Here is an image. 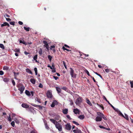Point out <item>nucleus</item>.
I'll list each match as a JSON object with an SVG mask.
<instances>
[{"label": "nucleus", "instance_id": "obj_1", "mask_svg": "<svg viewBox=\"0 0 133 133\" xmlns=\"http://www.w3.org/2000/svg\"><path fill=\"white\" fill-rule=\"evenodd\" d=\"M17 87L18 88V90L20 91V94H22L25 89V87L23 85H18Z\"/></svg>", "mask_w": 133, "mask_h": 133}, {"label": "nucleus", "instance_id": "obj_2", "mask_svg": "<svg viewBox=\"0 0 133 133\" xmlns=\"http://www.w3.org/2000/svg\"><path fill=\"white\" fill-rule=\"evenodd\" d=\"M82 98L79 97H78L76 100L75 102V103L77 105H79L81 104L82 101Z\"/></svg>", "mask_w": 133, "mask_h": 133}, {"label": "nucleus", "instance_id": "obj_3", "mask_svg": "<svg viewBox=\"0 0 133 133\" xmlns=\"http://www.w3.org/2000/svg\"><path fill=\"white\" fill-rule=\"evenodd\" d=\"M70 74L72 77L75 78L76 77V74L74 73V70L72 68H70Z\"/></svg>", "mask_w": 133, "mask_h": 133}, {"label": "nucleus", "instance_id": "obj_4", "mask_svg": "<svg viewBox=\"0 0 133 133\" xmlns=\"http://www.w3.org/2000/svg\"><path fill=\"white\" fill-rule=\"evenodd\" d=\"M55 127L57 129H58L59 131H62V125L59 122H58L57 124H56Z\"/></svg>", "mask_w": 133, "mask_h": 133}, {"label": "nucleus", "instance_id": "obj_5", "mask_svg": "<svg viewBox=\"0 0 133 133\" xmlns=\"http://www.w3.org/2000/svg\"><path fill=\"white\" fill-rule=\"evenodd\" d=\"M46 95L47 97L49 98H51L53 97L52 92L50 90H48L47 91L46 93Z\"/></svg>", "mask_w": 133, "mask_h": 133}, {"label": "nucleus", "instance_id": "obj_6", "mask_svg": "<svg viewBox=\"0 0 133 133\" xmlns=\"http://www.w3.org/2000/svg\"><path fill=\"white\" fill-rule=\"evenodd\" d=\"M58 104V103L56 100H54L52 104L51 105V106L52 107H54L55 105H57Z\"/></svg>", "mask_w": 133, "mask_h": 133}, {"label": "nucleus", "instance_id": "obj_7", "mask_svg": "<svg viewBox=\"0 0 133 133\" xmlns=\"http://www.w3.org/2000/svg\"><path fill=\"white\" fill-rule=\"evenodd\" d=\"M71 128V126L68 123H67L65 125V129L67 130H70Z\"/></svg>", "mask_w": 133, "mask_h": 133}, {"label": "nucleus", "instance_id": "obj_8", "mask_svg": "<svg viewBox=\"0 0 133 133\" xmlns=\"http://www.w3.org/2000/svg\"><path fill=\"white\" fill-rule=\"evenodd\" d=\"M31 104L33 106L35 107H38L39 108V109H42L43 107V106L40 105H37L33 103H31Z\"/></svg>", "mask_w": 133, "mask_h": 133}, {"label": "nucleus", "instance_id": "obj_9", "mask_svg": "<svg viewBox=\"0 0 133 133\" xmlns=\"http://www.w3.org/2000/svg\"><path fill=\"white\" fill-rule=\"evenodd\" d=\"M50 121L52 122L55 125L56 124H57L58 122L56 121V120L54 119H50Z\"/></svg>", "mask_w": 133, "mask_h": 133}, {"label": "nucleus", "instance_id": "obj_10", "mask_svg": "<svg viewBox=\"0 0 133 133\" xmlns=\"http://www.w3.org/2000/svg\"><path fill=\"white\" fill-rule=\"evenodd\" d=\"M73 131L74 133H81V131L80 130L78 129L77 128L76 129L73 130Z\"/></svg>", "mask_w": 133, "mask_h": 133}, {"label": "nucleus", "instance_id": "obj_11", "mask_svg": "<svg viewBox=\"0 0 133 133\" xmlns=\"http://www.w3.org/2000/svg\"><path fill=\"white\" fill-rule=\"evenodd\" d=\"M21 105L22 107L25 108H28L29 107V105L26 103H23Z\"/></svg>", "mask_w": 133, "mask_h": 133}, {"label": "nucleus", "instance_id": "obj_12", "mask_svg": "<svg viewBox=\"0 0 133 133\" xmlns=\"http://www.w3.org/2000/svg\"><path fill=\"white\" fill-rule=\"evenodd\" d=\"M97 114L98 115L97 116L98 117L102 118V117H103V113L100 112H97Z\"/></svg>", "mask_w": 133, "mask_h": 133}, {"label": "nucleus", "instance_id": "obj_13", "mask_svg": "<svg viewBox=\"0 0 133 133\" xmlns=\"http://www.w3.org/2000/svg\"><path fill=\"white\" fill-rule=\"evenodd\" d=\"M73 112L74 114H79V110L77 108L74 109V110Z\"/></svg>", "mask_w": 133, "mask_h": 133}, {"label": "nucleus", "instance_id": "obj_14", "mask_svg": "<svg viewBox=\"0 0 133 133\" xmlns=\"http://www.w3.org/2000/svg\"><path fill=\"white\" fill-rule=\"evenodd\" d=\"M68 112V110L67 109H65L63 110V112L64 114H66Z\"/></svg>", "mask_w": 133, "mask_h": 133}, {"label": "nucleus", "instance_id": "obj_15", "mask_svg": "<svg viewBox=\"0 0 133 133\" xmlns=\"http://www.w3.org/2000/svg\"><path fill=\"white\" fill-rule=\"evenodd\" d=\"M99 127L101 129H104L107 130L109 131L110 130V128H105V127H104V126L102 125H99Z\"/></svg>", "mask_w": 133, "mask_h": 133}, {"label": "nucleus", "instance_id": "obj_16", "mask_svg": "<svg viewBox=\"0 0 133 133\" xmlns=\"http://www.w3.org/2000/svg\"><path fill=\"white\" fill-rule=\"evenodd\" d=\"M96 120L97 122L101 121L102 120V118L97 116L96 118Z\"/></svg>", "mask_w": 133, "mask_h": 133}, {"label": "nucleus", "instance_id": "obj_17", "mask_svg": "<svg viewBox=\"0 0 133 133\" xmlns=\"http://www.w3.org/2000/svg\"><path fill=\"white\" fill-rule=\"evenodd\" d=\"M10 80V79L7 78H3V81L5 82H8Z\"/></svg>", "mask_w": 133, "mask_h": 133}, {"label": "nucleus", "instance_id": "obj_18", "mask_svg": "<svg viewBox=\"0 0 133 133\" xmlns=\"http://www.w3.org/2000/svg\"><path fill=\"white\" fill-rule=\"evenodd\" d=\"M56 89L58 93H61V90L60 88L58 87H56Z\"/></svg>", "mask_w": 133, "mask_h": 133}, {"label": "nucleus", "instance_id": "obj_19", "mask_svg": "<svg viewBox=\"0 0 133 133\" xmlns=\"http://www.w3.org/2000/svg\"><path fill=\"white\" fill-rule=\"evenodd\" d=\"M31 82L33 84H35L36 82V80L33 78H31L30 80Z\"/></svg>", "mask_w": 133, "mask_h": 133}, {"label": "nucleus", "instance_id": "obj_20", "mask_svg": "<svg viewBox=\"0 0 133 133\" xmlns=\"http://www.w3.org/2000/svg\"><path fill=\"white\" fill-rule=\"evenodd\" d=\"M86 101H87V103L90 106H92V104L91 103V102H90V101H89V100L88 99H86Z\"/></svg>", "mask_w": 133, "mask_h": 133}, {"label": "nucleus", "instance_id": "obj_21", "mask_svg": "<svg viewBox=\"0 0 133 133\" xmlns=\"http://www.w3.org/2000/svg\"><path fill=\"white\" fill-rule=\"evenodd\" d=\"M26 71L28 73H29L30 74H32V73L31 71L29 69L27 68L26 69Z\"/></svg>", "mask_w": 133, "mask_h": 133}, {"label": "nucleus", "instance_id": "obj_22", "mask_svg": "<svg viewBox=\"0 0 133 133\" xmlns=\"http://www.w3.org/2000/svg\"><path fill=\"white\" fill-rule=\"evenodd\" d=\"M37 56L38 55H36L34 56L33 58L34 59L35 61L36 62H38L37 60Z\"/></svg>", "mask_w": 133, "mask_h": 133}, {"label": "nucleus", "instance_id": "obj_23", "mask_svg": "<svg viewBox=\"0 0 133 133\" xmlns=\"http://www.w3.org/2000/svg\"><path fill=\"white\" fill-rule=\"evenodd\" d=\"M25 93L26 95L29 96H30V92L28 90H26L25 91Z\"/></svg>", "mask_w": 133, "mask_h": 133}, {"label": "nucleus", "instance_id": "obj_24", "mask_svg": "<svg viewBox=\"0 0 133 133\" xmlns=\"http://www.w3.org/2000/svg\"><path fill=\"white\" fill-rule=\"evenodd\" d=\"M35 100L36 101L38 102H39V103H41V100L39 98L36 97L35 98Z\"/></svg>", "mask_w": 133, "mask_h": 133}, {"label": "nucleus", "instance_id": "obj_25", "mask_svg": "<svg viewBox=\"0 0 133 133\" xmlns=\"http://www.w3.org/2000/svg\"><path fill=\"white\" fill-rule=\"evenodd\" d=\"M78 117L80 119H84V115H81L78 116Z\"/></svg>", "mask_w": 133, "mask_h": 133}, {"label": "nucleus", "instance_id": "obj_26", "mask_svg": "<svg viewBox=\"0 0 133 133\" xmlns=\"http://www.w3.org/2000/svg\"><path fill=\"white\" fill-rule=\"evenodd\" d=\"M60 118V116L59 115H56L55 116V117L54 118L55 120H58Z\"/></svg>", "mask_w": 133, "mask_h": 133}, {"label": "nucleus", "instance_id": "obj_27", "mask_svg": "<svg viewBox=\"0 0 133 133\" xmlns=\"http://www.w3.org/2000/svg\"><path fill=\"white\" fill-rule=\"evenodd\" d=\"M9 68L7 66H4L3 67V70H9Z\"/></svg>", "mask_w": 133, "mask_h": 133}, {"label": "nucleus", "instance_id": "obj_28", "mask_svg": "<svg viewBox=\"0 0 133 133\" xmlns=\"http://www.w3.org/2000/svg\"><path fill=\"white\" fill-rule=\"evenodd\" d=\"M97 105L99 106L101 108H102V110H104V108L103 106L102 105V104H101V105H100L98 103H97Z\"/></svg>", "mask_w": 133, "mask_h": 133}, {"label": "nucleus", "instance_id": "obj_29", "mask_svg": "<svg viewBox=\"0 0 133 133\" xmlns=\"http://www.w3.org/2000/svg\"><path fill=\"white\" fill-rule=\"evenodd\" d=\"M7 23L5 22H4L3 24L1 25V27H3L4 26H7Z\"/></svg>", "mask_w": 133, "mask_h": 133}, {"label": "nucleus", "instance_id": "obj_30", "mask_svg": "<svg viewBox=\"0 0 133 133\" xmlns=\"http://www.w3.org/2000/svg\"><path fill=\"white\" fill-rule=\"evenodd\" d=\"M45 47H46V48L48 50H49V45H48V44H47L46 45H43Z\"/></svg>", "mask_w": 133, "mask_h": 133}, {"label": "nucleus", "instance_id": "obj_31", "mask_svg": "<svg viewBox=\"0 0 133 133\" xmlns=\"http://www.w3.org/2000/svg\"><path fill=\"white\" fill-rule=\"evenodd\" d=\"M124 114L125 116H124V117H123L125 118L127 120H128L129 119L128 116L125 114Z\"/></svg>", "mask_w": 133, "mask_h": 133}, {"label": "nucleus", "instance_id": "obj_32", "mask_svg": "<svg viewBox=\"0 0 133 133\" xmlns=\"http://www.w3.org/2000/svg\"><path fill=\"white\" fill-rule=\"evenodd\" d=\"M48 57L50 61L51 62L52 57L51 56L49 55L48 56Z\"/></svg>", "mask_w": 133, "mask_h": 133}, {"label": "nucleus", "instance_id": "obj_33", "mask_svg": "<svg viewBox=\"0 0 133 133\" xmlns=\"http://www.w3.org/2000/svg\"><path fill=\"white\" fill-rule=\"evenodd\" d=\"M24 29L26 31H29L30 29V28H26L25 26H24Z\"/></svg>", "mask_w": 133, "mask_h": 133}, {"label": "nucleus", "instance_id": "obj_34", "mask_svg": "<svg viewBox=\"0 0 133 133\" xmlns=\"http://www.w3.org/2000/svg\"><path fill=\"white\" fill-rule=\"evenodd\" d=\"M103 99L105 100L108 102L109 104L110 103L109 101L107 100V99L104 96H103Z\"/></svg>", "mask_w": 133, "mask_h": 133}, {"label": "nucleus", "instance_id": "obj_35", "mask_svg": "<svg viewBox=\"0 0 133 133\" xmlns=\"http://www.w3.org/2000/svg\"><path fill=\"white\" fill-rule=\"evenodd\" d=\"M0 47L3 49H4V46L3 44H0Z\"/></svg>", "mask_w": 133, "mask_h": 133}, {"label": "nucleus", "instance_id": "obj_36", "mask_svg": "<svg viewBox=\"0 0 133 133\" xmlns=\"http://www.w3.org/2000/svg\"><path fill=\"white\" fill-rule=\"evenodd\" d=\"M61 89H62L64 90L65 91H67V90H68V89L67 88H66V87H63L61 88Z\"/></svg>", "mask_w": 133, "mask_h": 133}, {"label": "nucleus", "instance_id": "obj_37", "mask_svg": "<svg viewBox=\"0 0 133 133\" xmlns=\"http://www.w3.org/2000/svg\"><path fill=\"white\" fill-rule=\"evenodd\" d=\"M34 70L35 72V74L36 75H37V68L35 67L34 69Z\"/></svg>", "mask_w": 133, "mask_h": 133}, {"label": "nucleus", "instance_id": "obj_38", "mask_svg": "<svg viewBox=\"0 0 133 133\" xmlns=\"http://www.w3.org/2000/svg\"><path fill=\"white\" fill-rule=\"evenodd\" d=\"M38 53L40 55H41L42 54V49H40L39 51H38Z\"/></svg>", "mask_w": 133, "mask_h": 133}, {"label": "nucleus", "instance_id": "obj_39", "mask_svg": "<svg viewBox=\"0 0 133 133\" xmlns=\"http://www.w3.org/2000/svg\"><path fill=\"white\" fill-rule=\"evenodd\" d=\"M130 83L131 85V88H133V81H130Z\"/></svg>", "mask_w": 133, "mask_h": 133}, {"label": "nucleus", "instance_id": "obj_40", "mask_svg": "<svg viewBox=\"0 0 133 133\" xmlns=\"http://www.w3.org/2000/svg\"><path fill=\"white\" fill-rule=\"evenodd\" d=\"M14 51L16 52H20V50L19 49L16 48L14 50Z\"/></svg>", "mask_w": 133, "mask_h": 133}, {"label": "nucleus", "instance_id": "obj_41", "mask_svg": "<svg viewBox=\"0 0 133 133\" xmlns=\"http://www.w3.org/2000/svg\"><path fill=\"white\" fill-rule=\"evenodd\" d=\"M69 101H70V105H73V103L72 100L71 99H69Z\"/></svg>", "mask_w": 133, "mask_h": 133}, {"label": "nucleus", "instance_id": "obj_42", "mask_svg": "<svg viewBox=\"0 0 133 133\" xmlns=\"http://www.w3.org/2000/svg\"><path fill=\"white\" fill-rule=\"evenodd\" d=\"M109 104L114 109L115 111H117V109H116L110 103Z\"/></svg>", "mask_w": 133, "mask_h": 133}, {"label": "nucleus", "instance_id": "obj_43", "mask_svg": "<svg viewBox=\"0 0 133 133\" xmlns=\"http://www.w3.org/2000/svg\"><path fill=\"white\" fill-rule=\"evenodd\" d=\"M11 125L13 127H14L15 126V122L14 121H13L11 122Z\"/></svg>", "mask_w": 133, "mask_h": 133}, {"label": "nucleus", "instance_id": "obj_44", "mask_svg": "<svg viewBox=\"0 0 133 133\" xmlns=\"http://www.w3.org/2000/svg\"><path fill=\"white\" fill-rule=\"evenodd\" d=\"M72 122L74 124H76L77 125H79V124H78L77 122L75 121H73Z\"/></svg>", "mask_w": 133, "mask_h": 133}, {"label": "nucleus", "instance_id": "obj_45", "mask_svg": "<svg viewBox=\"0 0 133 133\" xmlns=\"http://www.w3.org/2000/svg\"><path fill=\"white\" fill-rule=\"evenodd\" d=\"M63 65H64L65 68L66 69H67V66H66V65L65 64V62L64 61H63Z\"/></svg>", "mask_w": 133, "mask_h": 133}, {"label": "nucleus", "instance_id": "obj_46", "mask_svg": "<svg viewBox=\"0 0 133 133\" xmlns=\"http://www.w3.org/2000/svg\"><path fill=\"white\" fill-rule=\"evenodd\" d=\"M117 111V112L120 115H121V114H122L121 112L117 109V111Z\"/></svg>", "mask_w": 133, "mask_h": 133}, {"label": "nucleus", "instance_id": "obj_47", "mask_svg": "<svg viewBox=\"0 0 133 133\" xmlns=\"http://www.w3.org/2000/svg\"><path fill=\"white\" fill-rule=\"evenodd\" d=\"M85 72L89 76H91V75H90L89 71L87 70H85Z\"/></svg>", "mask_w": 133, "mask_h": 133}, {"label": "nucleus", "instance_id": "obj_48", "mask_svg": "<svg viewBox=\"0 0 133 133\" xmlns=\"http://www.w3.org/2000/svg\"><path fill=\"white\" fill-rule=\"evenodd\" d=\"M102 118H103L104 120H107V119L105 116L103 114V117H102Z\"/></svg>", "mask_w": 133, "mask_h": 133}, {"label": "nucleus", "instance_id": "obj_49", "mask_svg": "<svg viewBox=\"0 0 133 133\" xmlns=\"http://www.w3.org/2000/svg\"><path fill=\"white\" fill-rule=\"evenodd\" d=\"M11 25H14L15 23V22L14 21L11 22L9 23Z\"/></svg>", "mask_w": 133, "mask_h": 133}, {"label": "nucleus", "instance_id": "obj_50", "mask_svg": "<svg viewBox=\"0 0 133 133\" xmlns=\"http://www.w3.org/2000/svg\"><path fill=\"white\" fill-rule=\"evenodd\" d=\"M45 126L46 128V129H48L49 128L47 124V123H45Z\"/></svg>", "mask_w": 133, "mask_h": 133}, {"label": "nucleus", "instance_id": "obj_51", "mask_svg": "<svg viewBox=\"0 0 133 133\" xmlns=\"http://www.w3.org/2000/svg\"><path fill=\"white\" fill-rule=\"evenodd\" d=\"M43 43L44 44V45L48 44L47 42L45 41H43Z\"/></svg>", "mask_w": 133, "mask_h": 133}, {"label": "nucleus", "instance_id": "obj_52", "mask_svg": "<svg viewBox=\"0 0 133 133\" xmlns=\"http://www.w3.org/2000/svg\"><path fill=\"white\" fill-rule=\"evenodd\" d=\"M55 48V46L54 45H51L50 46V49L52 50V49H54Z\"/></svg>", "mask_w": 133, "mask_h": 133}, {"label": "nucleus", "instance_id": "obj_53", "mask_svg": "<svg viewBox=\"0 0 133 133\" xmlns=\"http://www.w3.org/2000/svg\"><path fill=\"white\" fill-rule=\"evenodd\" d=\"M66 116L68 119H69L70 120L71 119L70 116L69 115H67Z\"/></svg>", "mask_w": 133, "mask_h": 133}, {"label": "nucleus", "instance_id": "obj_54", "mask_svg": "<svg viewBox=\"0 0 133 133\" xmlns=\"http://www.w3.org/2000/svg\"><path fill=\"white\" fill-rule=\"evenodd\" d=\"M38 87L40 88H42L43 85L41 83H40Z\"/></svg>", "mask_w": 133, "mask_h": 133}, {"label": "nucleus", "instance_id": "obj_55", "mask_svg": "<svg viewBox=\"0 0 133 133\" xmlns=\"http://www.w3.org/2000/svg\"><path fill=\"white\" fill-rule=\"evenodd\" d=\"M90 77H91L92 78L93 80V81H94V82H96L95 80V78H94V77L92 76H90Z\"/></svg>", "mask_w": 133, "mask_h": 133}, {"label": "nucleus", "instance_id": "obj_56", "mask_svg": "<svg viewBox=\"0 0 133 133\" xmlns=\"http://www.w3.org/2000/svg\"><path fill=\"white\" fill-rule=\"evenodd\" d=\"M105 72H106L108 73L110 71V70L109 69H105Z\"/></svg>", "mask_w": 133, "mask_h": 133}, {"label": "nucleus", "instance_id": "obj_57", "mask_svg": "<svg viewBox=\"0 0 133 133\" xmlns=\"http://www.w3.org/2000/svg\"><path fill=\"white\" fill-rule=\"evenodd\" d=\"M12 83L13 84V85L14 86H15V81L14 80H12Z\"/></svg>", "mask_w": 133, "mask_h": 133}, {"label": "nucleus", "instance_id": "obj_58", "mask_svg": "<svg viewBox=\"0 0 133 133\" xmlns=\"http://www.w3.org/2000/svg\"><path fill=\"white\" fill-rule=\"evenodd\" d=\"M4 74V72H3L2 71H0V75H3Z\"/></svg>", "mask_w": 133, "mask_h": 133}, {"label": "nucleus", "instance_id": "obj_59", "mask_svg": "<svg viewBox=\"0 0 133 133\" xmlns=\"http://www.w3.org/2000/svg\"><path fill=\"white\" fill-rule=\"evenodd\" d=\"M8 119L9 121H11V118L10 115H9V117H8Z\"/></svg>", "mask_w": 133, "mask_h": 133}, {"label": "nucleus", "instance_id": "obj_60", "mask_svg": "<svg viewBox=\"0 0 133 133\" xmlns=\"http://www.w3.org/2000/svg\"><path fill=\"white\" fill-rule=\"evenodd\" d=\"M24 53L25 55H27L28 54H30V53L29 52H27L25 51H24Z\"/></svg>", "mask_w": 133, "mask_h": 133}, {"label": "nucleus", "instance_id": "obj_61", "mask_svg": "<svg viewBox=\"0 0 133 133\" xmlns=\"http://www.w3.org/2000/svg\"><path fill=\"white\" fill-rule=\"evenodd\" d=\"M18 23L20 25H22L23 24L22 22L20 21H19Z\"/></svg>", "mask_w": 133, "mask_h": 133}, {"label": "nucleus", "instance_id": "obj_62", "mask_svg": "<svg viewBox=\"0 0 133 133\" xmlns=\"http://www.w3.org/2000/svg\"><path fill=\"white\" fill-rule=\"evenodd\" d=\"M6 19L7 21L8 22H9L10 21H11V19L9 18H6Z\"/></svg>", "mask_w": 133, "mask_h": 133}, {"label": "nucleus", "instance_id": "obj_63", "mask_svg": "<svg viewBox=\"0 0 133 133\" xmlns=\"http://www.w3.org/2000/svg\"><path fill=\"white\" fill-rule=\"evenodd\" d=\"M53 77L56 80H57L58 78V77L57 76H54Z\"/></svg>", "mask_w": 133, "mask_h": 133}, {"label": "nucleus", "instance_id": "obj_64", "mask_svg": "<svg viewBox=\"0 0 133 133\" xmlns=\"http://www.w3.org/2000/svg\"><path fill=\"white\" fill-rule=\"evenodd\" d=\"M30 133H36L35 131L34 130H32L30 132Z\"/></svg>", "mask_w": 133, "mask_h": 133}]
</instances>
